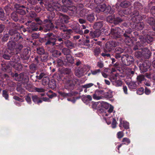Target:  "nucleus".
Listing matches in <instances>:
<instances>
[{"label":"nucleus","instance_id":"obj_1","mask_svg":"<svg viewBox=\"0 0 155 155\" xmlns=\"http://www.w3.org/2000/svg\"><path fill=\"white\" fill-rule=\"evenodd\" d=\"M7 46L8 48L11 50H13L15 48L16 52V54H18L23 48V45L20 44H17L14 41H9L7 43Z\"/></svg>","mask_w":155,"mask_h":155},{"label":"nucleus","instance_id":"obj_2","mask_svg":"<svg viewBox=\"0 0 155 155\" xmlns=\"http://www.w3.org/2000/svg\"><path fill=\"white\" fill-rule=\"evenodd\" d=\"M44 38L45 41V45H54L55 44V36L52 33L47 34L45 35Z\"/></svg>","mask_w":155,"mask_h":155},{"label":"nucleus","instance_id":"obj_3","mask_svg":"<svg viewBox=\"0 0 155 155\" xmlns=\"http://www.w3.org/2000/svg\"><path fill=\"white\" fill-rule=\"evenodd\" d=\"M121 61L123 64L129 66L134 64V59L131 56L126 54L123 55L121 58Z\"/></svg>","mask_w":155,"mask_h":155},{"label":"nucleus","instance_id":"obj_4","mask_svg":"<svg viewBox=\"0 0 155 155\" xmlns=\"http://www.w3.org/2000/svg\"><path fill=\"white\" fill-rule=\"evenodd\" d=\"M89 68V66L83 65L79 67L75 72V74L77 76L80 77L83 76L84 73Z\"/></svg>","mask_w":155,"mask_h":155},{"label":"nucleus","instance_id":"obj_5","mask_svg":"<svg viewBox=\"0 0 155 155\" xmlns=\"http://www.w3.org/2000/svg\"><path fill=\"white\" fill-rule=\"evenodd\" d=\"M70 78L67 79V82L68 86L71 89L73 90L74 87L78 81V80L73 75H71Z\"/></svg>","mask_w":155,"mask_h":155},{"label":"nucleus","instance_id":"obj_6","mask_svg":"<svg viewBox=\"0 0 155 155\" xmlns=\"http://www.w3.org/2000/svg\"><path fill=\"white\" fill-rule=\"evenodd\" d=\"M45 21L46 22L40 27L39 29L40 31L43 30L44 32H46L53 28V25L50 21H45Z\"/></svg>","mask_w":155,"mask_h":155},{"label":"nucleus","instance_id":"obj_7","mask_svg":"<svg viewBox=\"0 0 155 155\" xmlns=\"http://www.w3.org/2000/svg\"><path fill=\"white\" fill-rule=\"evenodd\" d=\"M104 91L100 90H97L93 95V98L98 100L104 99Z\"/></svg>","mask_w":155,"mask_h":155},{"label":"nucleus","instance_id":"obj_8","mask_svg":"<svg viewBox=\"0 0 155 155\" xmlns=\"http://www.w3.org/2000/svg\"><path fill=\"white\" fill-rule=\"evenodd\" d=\"M9 34L11 36L12 39H13L15 41L21 38L20 35L17 32V30L15 29L10 30L8 31Z\"/></svg>","mask_w":155,"mask_h":155},{"label":"nucleus","instance_id":"obj_9","mask_svg":"<svg viewBox=\"0 0 155 155\" xmlns=\"http://www.w3.org/2000/svg\"><path fill=\"white\" fill-rule=\"evenodd\" d=\"M62 2L64 5L67 8L64 11V12L67 11L68 9L70 10H72L73 9L74 10H75V7L72 6V2L71 0H62Z\"/></svg>","mask_w":155,"mask_h":155},{"label":"nucleus","instance_id":"obj_10","mask_svg":"<svg viewBox=\"0 0 155 155\" xmlns=\"http://www.w3.org/2000/svg\"><path fill=\"white\" fill-rule=\"evenodd\" d=\"M150 67V63L148 61H145L140 64V69L142 72L147 71Z\"/></svg>","mask_w":155,"mask_h":155},{"label":"nucleus","instance_id":"obj_11","mask_svg":"<svg viewBox=\"0 0 155 155\" xmlns=\"http://www.w3.org/2000/svg\"><path fill=\"white\" fill-rule=\"evenodd\" d=\"M120 31V29L119 27L111 28V29L110 34L111 35L112 37L114 38L119 37Z\"/></svg>","mask_w":155,"mask_h":155},{"label":"nucleus","instance_id":"obj_12","mask_svg":"<svg viewBox=\"0 0 155 155\" xmlns=\"http://www.w3.org/2000/svg\"><path fill=\"white\" fill-rule=\"evenodd\" d=\"M141 51L143 57L145 58L148 59L151 56L150 51L147 48L142 49Z\"/></svg>","mask_w":155,"mask_h":155},{"label":"nucleus","instance_id":"obj_13","mask_svg":"<svg viewBox=\"0 0 155 155\" xmlns=\"http://www.w3.org/2000/svg\"><path fill=\"white\" fill-rule=\"evenodd\" d=\"M27 28L28 29V31L30 32L33 31H37L38 29L37 24L33 22L31 23L27 27Z\"/></svg>","mask_w":155,"mask_h":155},{"label":"nucleus","instance_id":"obj_14","mask_svg":"<svg viewBox=\"0 0 155 155\" xmlns=\"http://www.w3.org/2000/svg\"><path fill=\"white\" fill-rule=\"evenodd\" d=\"M24 73H21L19 74L16 73L15 74L13 77H14L15 80L17 81H21L24 79L27 80L28 79V77L26 76L25 78L24 77Z\"/></svg>","mask_w":155,"mask_h":155},{"label":"nucleus","instance_id":"obj_15","mask_svg":"<svg viewBox=\"0 0 155 155\" xmlns=\"http://www.w3.org/2000/svg\"><path fill=\"white\" fill-rule=\"evenodd\" d=\"M20 56L23 60H27L29 58V51L28 49H24L21 51Z\"/></svg>","mask_w":155,"mask_h":155},{"label":"nucleus","instance_id":"obj_16","mask_svg":"<svg viewBox=\"0 0 155 155\" xmlns=\"http://www.w3.org/2000/svg\"><path fill=\"white\" fill-rule=\"evenodd\" d=\"M79 25V24L77 22H74V25H71V27L76 33L81 35H83L84 33L83 31L80 28H78V27Z\"/></svg>","mask_w":155,"mask_h":155},{"label":"nucleus","instance_id":"obj_17","mask_svg":"<svg viewBox=\"0 0 155 155\" xmlns=\"http://www.w3.org/2000/svg\"><path fill=\"white\" fill-rule=\"evenodd\" d=\"M56 26L55 28L58 29H59L63 31H67V29L65 25L64 24L60 23L59 22H57L56 23Z\"/></svg>","mask_w":155,"mask_h":155},{"label":"nucleus","instance_id":"obj_18","mask_svg":"<svg viewBox=\"0 0 155 155\" xmlns=\"http://www.w3.org/2000/svg\"><path fill=\"white\" fill-rule=\"evenodd\" d=\"M101 34V32L100 31L96 30L94 31H91L89 33V35L92 38H95L99 37Z\"/></svg>","mask_w":155,"mask_h":155},{"label":"nucleus","instance_id":"obj_19","mask_svg":"<svg viewBox=\"0 0 155 155\" xmlns=\"http://www.w3.org/2000/svg\"><path fill=\"white\" fill-rule=\"evenodd\" d=\"M68 16L65 15H62L59 17L58 22L63 24L67 23L68 21Z\"/></svg>","mask_w":155,"mask_h":155},{"label":"nucleus","instance_id":"obj_20","mask_svg":"<svg viewBox=\"0 0 155 155\" xmlns=\"http://www.w3.org/2000/svg\"><path fill=\"white\" fill-rule=\"evenodd\" d=\"M114 43L113 41H109L106 44V48L105 49L108 50V51H111L114 48L113 45H114Z\"/></svg>","mask_w":155,"mask_h":155},{"label":"nucleus","instance_id":"obj_21","mask_svg":"<svg viewBox=\"0 0 155 155\" xmlns=\"http://www.w3.org/2000/svg\"><path fill=\"white\" fill-rule=\"evenodd\" d=\"M64 44L66 47L70 48L72 49L75 46L74 43L72 42L69 40H67L64 42Z\"/></svg>","mask_w":155,"mask_h":155},{"label":"nucleus","instance_id":"obj_22","mask_svg":"<svg viewBox=\"0 0 155 155\" xmlns=\"http://www.w3.org/2000/svg\"><path fill=\"white\" fill-rule=\"evenodd\" d=\"M92 100V97L90 95H83L82 96V100L85 103L88 102Z\"/></svg>","mask_w":155,"mask_h":155},{"label":"nucleus","instance_id":"obj_23","mask_svg":"<svg viewBox=\"0 0 155 155\" xmlns=\"http://www.w3.org/2000/svg\"><path fill=\"white\" fill-rule=\"evenodd\" d=\"M106 8V5L105 4H102L97 6L96 9V11L98 12L104 11Z\"/></svg>","mask_w":155,"mask_h":155},{"label":"nucleus","instance_id":"obj_24","mask_svg":"<svg viewBox=\"0 0 155 155\" xmlns=\"http://www.w3.org/2000/svg\"><path fill=\"white\" fill-rule=\"evenodd\" d=\"M64 62L66 63L68 62L71 64H73L74 63V58L70 54L66 56V58L64 59Z\"/></svg>","mask_w":155,"mask_h":155},{"label":"nucleus","instance_id":"obj_25","mask_svg":"<svg viewBox=\"0 0 155 155\" xmlns=\"http://www.w3.org/2000/svg\"><path fill=\"white\" fill-rule=\"evenodd\" d=\"M62 35V38L64 39H66L70 37V34L72 32V30L71 29H68Z\"/></svg>","mask_w":155,"mask_h":155},{"label":"nucleus","instance_id":"obj_26","mask_svg":"<svg viewBox=\"0 0 155 155\" xmlns=\"http://www.w3.org/2000/svg\"><path fill=\"white\" fill-rule=\"evenodd\" d=\"M144 25L143 23L138 22L135 25V29L136 30H142L144 27Z\"/></svg>","mask_w":155,"mask_h":155},{"label":"nucleus","instance_id":"obj_27","mask_svg":"<svg viewBox=\"0 0 155 155\" xmlns=\"http://www.w3.org/2000/svg\"><path fill=\"white\" fill-rule=\"evenodd\" d=\"M131 3L127 1H124L121 2L120 4L121 7L123 8H127L131 5Z\"/></svg>","mask_w":155,"mask_h":155},{"label":"nucleus","instance_id":"obj_28","mask_svg":"<svg viewBox=\"0 0 155 155\" xmlns=\"http://www.w3.org/2000/svg\"><path fill=\"white\" fill-rule=\"evenodd\" d=\"M124 36L125 37L124 41L127 45H130L129 43L132 42V39H131V35L127 36L126 34H124Z\"/></svg>","mask_w":155,"mask_h":155},{"label":"nucleus","instance_id":"obj_29","mask_svg":"<svg viewBox=\"0 0 155 155\" xmlns=\"http://www.w3.org/2000/svg\"><path fill=\"white\" fill-rule=\"evenodd\" d=\"M32 98L33 101L35 103L39 104L40 103L42 102V101L39 97H38L37 96H32Z\"/></svg>","mask_w":155,"mask_h":155},{"label":"nucleus","instance_id":"obj_30","mask_svg":"<svg viewBox=\"0 0 155 155\" xmlns=\"http://www.w3.org/2000/svg\"><path fill=\"white\" fill-rule=\"evenodd\" d=\"M48 54L47 53H45L41 55L40 57L41 58V61L42 62H45L47 61L48 59Z\"/></svg>","mask_w":155,"mask_h":155},{"label":"nucleus","instance_id":"obj_31","mask_svg":"<svg viewBox=\"0 0 155 155\" xmlns=\"http://www.w3.org/2000/svg\"><path fill=\"white\" fill-rule=\"evenodd\" d=\"M113 97L112 92L110 91H109L107 92H104V98H110Z\"/></svg>","mask_w":155,"mask_h":155},{"label":"nucleus","instance_id":"obj_32","mask_svg":"<svg viewBox=\"0 0 155 155\" xmlns=\"http://www.w3.org/2000/svg\"><path fill=\"white\" fill-rule=\"evenodd\" d=\"M103 26V23L102 22L95 23L93 26L94 28L96 30H99L101 29Z\"/></svg>","mask_w":155,"mask_h":155},{"label":"nucleus","instance_id":"obj_33","mask_svg":"<svg viewBox=\"0 0 155 155\" xmlns=\"http://www.w3.org/2000/svg\"><path fill=\"white\" fill-rule=\"evenodd\" d=\"M132 19L133 21L135 23H137L142 20V17L140 15H139L135 17H132Z\"/></svg>","mask_w":155,"mask_h":155},{"label":"nucleus","instance_id":"obj_34","mask_svg":"<svg viewBox=\"0 0 155 155\" xmlns=\"http://www.w3.org/2000/svg\"><path fill=\"white\" fill-rule=\"evenodd\" d=\"M127 84L130 90L135 89L137 87L136 83L133 82H131Z\"/></svg>","mask_w":155,"mask_h":155},{"label":"nucleus","instance_id":"obj_35","mask_svg":"<svg viewBox=\"0 0 155 155\" xmlns=\"http://www.w3.org/2000/svg\"><path fill=\"white\" fill-rule=\"evenodd\" d=\"M62 52L66 56L71 54L70 50L66 48H64L62 50Z\"/></svg>","mask_w":155,"mask_h":155},{"label":"nucleus","instance_id":"obj_36","mask_svg":"<svg viewBox=\"0 0 155 155\" xmlns=\"http://www.w3.org/2000/svg\"><path fill=\"white\" fill-rule=\"evenodd\" d=\"M146 21L147 23L150 25H153L155 24V19L152 17L148 18Z\"/></svg>","mask_w":155,"mask_h":155},{"label":"nucleus","instance_id":"obj_37","mask_svg":"<svg viewBox=\"0 0 155 155\" xmlns=\"http://www.w3.org/2000/svg\"><path fill=\"white\" fill-rule=\"evenodd\" d=\"M137 79L138 84H140L144 80V76L143 75H139L137 76Z\"/></svg>","mask_w":155,"mask_h":155},{"label":"nucleus","instance_id":"obj_38","mask_svg":"<svg viewBox=\"0 0 155 155\" xmlns=\"http://www.w3.org/2000/svg\"><path fill=\"white\" fill-rule=\"evenodd\" d=\"M138 42L140 43V45L141 46H145L147 44L145 37H142L140 38V41Z\"/></svg>","mask_w":155,"mask_h":155},{"label":"nucleus","instance_id":"obj_39","mask_svg":"<svg viewBox=\"0 0 155 155\" xmlns=\"http://www.w3.org/2000/svg\"><path fill=\"white\" fill-rule=\"evenodd\" d=\"M14 68L17 70L21 71L22 69V64L19 63H16L14 65Z\"/></svg>","mask_w":155,"mask_h":155},{"label":"nucleus","instance_id":"obj_40","mask_svg":"<svg viewBox=\"0 0 155 155\" xmlns=\"http://www.w3.org/2000/svg\"><path fill=\"white\" fill-rule=\"evenodd\" d=\"M113 84L116 87H119L122 86V83L120 80H116L115 81H113Z\"/></svg>","mask_w":155,"mask_h":155},{"label":"nucleus","instance_id":"obj_41","mask_svg":"<svg viewBox=\"0 0 155 155\" xmlns=\"http://www.w3.org/2000/svg\"><path fill=\"white\" fill-rule=\"evenodd\" d=\"M49 78L48 77H45L43 78L42 80V83L44 85L48 84L49 82Z\"/></svg>","mask_w":155,"mask_h":155},{"label":"nucleus","instance_id":"obj_42","mask_svg":"<svg viewBox=\"0 0 155 155\" xmlns=\"http://www.w3.org/2000/svg\"><path fill=\"white\" fill-rule=\"evenodd\" d=\"M11 18L15 21H17L18 19V16L15 12H13L11 14Z\"/></svg>","mask_w":155,"mask_h":155},{"label":"nucleus","instance_id":"obj_43","mask_svg":"<svg viewBox=\"0 0 155 155\" xmlns=\"http://www.w3.org/2000/svg\"><path fill=\"white\" fill-rule=\"evenodd\" d=\"M87 19L88 21L91 22L93 21L94 19V17L93 14H91L87 15Z\"/></svg>","mask_w":155,"mask_h":155},{"label":"nucleus","instance_id":"obj_44","mask_svg":"<svg viewBox=\"0 0 155 155\" xmlns=\"http://www.w3.org/2000/svg\"><path fill=\"white\" fill-rule=\"evenodd\" d=\"M134 8L139 9L142 8V6L141 3L138 2H136L134 4Z\"/></svg>","mask_w":155,"mask_h":155},{"label":"nucleus","instance_id":"obj_45","mask_svg":"<svg viewBox=\"0 0 155 155\" xmlns=\"http://www.w3.org/2000/svg\"><path fill=\"white\" fill-rule=\"evenodd\" d=\"M122 125L125 129H128L129 128V124L126 121L123 120Z\"/></svg>","mask_w":155,"mask_h":155},{"label":"nucleus","instance_id":"obj_46","mask_svg":"<svg viewBox=\"0 0 155 155\" xmlns=\"http://www.w3.org/2000/svg\"><path fill=\"white\" fill-rule=\"evenodd\" d=\"M101 52V50L99 47H97L94 50V55L97 56Z\"/></svg>","mask_w":155,"mask_h":155},{"label":"nucleus","instance_id":"obj_47","mask_svg":"<svg viewBox=\"0 0 155 155\" xmlns=\"http://www.w3.org/2000/svg\"><path fill=\"white\" fill-rule=\"evenodd\" d=\"M101 72V70L100 69H95L94 70H91V74L94 75H98Z\"/></svg>","mask_w":155,"mask_h":155},{"label":"nucleus","instance_id":"obj_48","mask_svg":"<svg viewBox=\"0 0 155 155\" xmlns=\"http://www.w3.org/2000/svg\"><path fill=\"white\" fill-rule=\"evenodd\" d=\"M65 73L66 74H68V78H70V76H71V75H73L71 69H70L66 68L65 69Z\"/></svg>","mask_w":155,"mask_h":155},{"label":"nucleus","instance_id":"obj_49","mask_svg":"<svg viewBox=\"0 0 155 155\" xmlns=\"http://www.w3.org/2000/svg\"><path fill=\"white\" fill-rule=\"evenodd\" d=\"M122 142L124 144L127 145L130 143V140L129 138L124 137L123 139Z\"/></svg>","mask_w":155,"mask_h":155},{"label":"nucleus","instance_id":"obj_50","mask_svg":"<svg viewBox=\"0 0 155 155\" xmlns=\"http://www.w3.org/2000/svg\"><path fill=\"white\" fill-rule=\"evenodd\" d=\"M2 96L6 100H8L9 97L8 91L6 90H3L2 91Z\"/></svg>","mask_w":155,"mask_h":155},{"label":"nucleus","instance_id":"obj_51","mask_svg":"<svg viewBox=\"0 0 155 155\" xmlns=\"http://www.w3.org/2000/svg\"><path fill=\"white\" fill-rule=\"evenodd\" d=\"M35 63H36L37 64L41 65L42 64V62L41 61L40 57L38 56L35 57Z\"/></svg>","mask_w":155,"mask_h":155},{"label":"nucleus","instance_id":"obj_52","mask_svg":"<svg viewBox=\"0 0 155 155\" xmlns=\"http://www.w3.org/2000/svg\"><path fill=\"white\" fill-rule=\"evenodd\" d=\"M104 53H103L101 54V55L104 57L107 56V57H109L110 56V54L108 53L109 51L108 50L105 49H104Z\"/></svg>","mask_w":155,"mask_h":155},{"label":"nucleus","instance_id":"obj_53","mask_svg":"<svg viewBox=\"0 0 155 155\" xmlns=\"http://www.w3.org/2000/svg\"><path fill=\"white\" fill-rule=\"evenodd\" d=\"M37 53L41 55H42L45 53L44 49L43 48H37Z\"/></svg>","mask_w":155,"mask_h":155},{"label":"nucleus","instance_id":"obj_54","mask_svg":"<svg viewBox=\"0 0 155 155\" xmlns=\"http://www.w3.org/2000/svg\"><path fill=\"white\" fill-rule=\"evenodd\" d=\"M124 51L123 49L120 47H117L116 48L115 51L116 54H121Z\"/></svg>","mask_w":155,"mask_h":155},{"label":"nucleus","instance_id":"obj_55","mask_svg":"<svg viewBox=\"0 0 155 155\" xmlns=\"http://www.w3.org/2000/svg\"><path fill=\"white\" fill-rule=\"evenodd\" d=\"M145 38L147 43H150L153 40V38L150 35H147L145 37Z\"/></svg>","mask_w":155,"mask_h":155},{"label":"nucleus","instance_id":"obj_56","mask_svg":"<svg viewBox=\"0 0 155 155\" xmlns=\"http://www.w3.org/2000/svg\"><path fill=\"white\" fill-rule=\"evenodd\" d=\"M135 56L137 58H140L142 56V51H137L135 52Z\"/></svg>","mask_w":155,"mask_h":155},{"label":"nucleus","instance_id":"obj_57","mask_svg":"<svg viewBox=\"0 0 155 155\" xmlns=\"http://www.w3.org/2000/svg\"><path fill=\"white\" fill-rule=\"evenodd\" d=\"M87 12L88 10L85 9H83L81 10L80 12V15L81 16H84L85 15Z\"/></svg>","mask_w":155,"mask_h":155},{"label":"nucleus","instance_id":"obj_58","mask_svg":"<svg viewBox=\"0 0 155 155\" xmlns=\"http://www.w3.org/2000/svg\"><path fill=\"white\" fill-rule=\"evenodd\" d=\"M109 79L112 83H113V81H114L117 80L116 75L114 74L111 75L109 78Z\"/></svg>","mask_w":155,"mask_h":155},{"label":"nucleus","instance_id":"obj_59","mask_svg":"<svg viewBox=\"0 0 155 155\" xmlns=\"http://www.w3.org/2000/svg\"><path fill=\"white\" fill-rule=\"evenodd\" d=\"M122 21L123 20L121 18L119 17H117L114 19V24H117L119 23L122 22Z\"/></svg>","mask_w":155,"mask_h":155},{"label":"nucleus","instance_id":"obj_60","mask_svg":"<svg viewBox=\"0 0 155 155\" xmlns=\"http://www.w3.org/2000/svg\"><path fill=\"white\" fill-rule=\"evenodd\" d=\"M144 88L143 87H140L137 90V93L139 95L142 94L144 93Z\"/></svg>","mask_w":155,"mask_h":155},{"label":"nucleus","instance_id":"obj_61","mask_svg":"<svg viewBox=\"0 0 155 155\" xmlns=\"http://www.w3.org/2000/svg\"><path fill=\"white\" fill-rule=\"evenodd\" d=\"M56 61L57 64L59 66H62L64 64V62L59 58L57 59Z\"/></svg>","mask_w":155,"mask_h":155},{"label":"nucleus","instance_id":"obj_62","mask_svg":"<svg viewBox=\"0 0 155 155\" xmlns=\"http://www.w3.org/2000/svg\"><path fill=\"white\" fill-rule=\"evenodd\" d=\"M114 20V17L112 15L109 16L107 18V21L110 23H112Z\"/></svg>","mask_w":155,"mask_h":155},{"label":"nucleus","instance_id":"obj_63","mask_svg":"<svg viewBox=\"0 0 155 155\" xmlns=\"http://www.w3.org/2000/svg\"><path fill=\"white\" fill-rule=\"evenodd\" d=\"M117 137L118 139H121L124 136V133L123 131H119L117 134Z\"/></svg>","mask_w":155,"mask_h":155},{"label":"nucleus","instance_id":"obj_64","mask_svg":"<svg viewBox=\"0 0 155 155\" xmlns=\"http://www.w3.org/2000/svg\"><path fill=\"white\" fill-rule=\"evenodd\" d=\"M97 66L100 68H102L104 66L103 62L101 61H99L97 62Z\"/></svg>","mask_w":155,"mask_h":155}]
</instances>
